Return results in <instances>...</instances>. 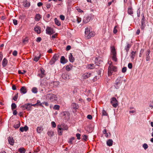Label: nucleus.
Here are the masks:
<instances>
[{"mask_svg":"<svg viewBox=\"0 0 153 153\" xmlns=\"http://www.w3.org/2000/svg\"><path fill=\"white\" fill-rule=\"evenodd\" d=\"M46 98L51 102L57 100L56 96L53 94H48L46 95Z\"/></svg>","mask_w":153,"mask_h":153,"instance_id":"obj_1","label":"nucleus"},{"mask_svg":"<svg viewBox=\"0 0 153 153\" xmlns=\"http://www.w3.org/2000/svg\"><path fill=\"white\" fill-rule=\"evenodd\" d=\"M117 71V67L112 65H111L108 67V76L112 74L113 71L115 72Z\"/></svg>","mask_w":153,"mask_h":153,"instance_id":"obj_2","label":"nucleus"},{"mask_svg":"<svg viewBox=\"0 0 153 153\" xmlns=\"http://www.w3.org/2000/svg\"><path fill=\"white\" fill-rule=\"evenodd\" d=\"M141 16L142 17V19L141 20V25L140 26V28L142 30H144L146 26L145 24L146 19L144 16L143 13L141 14Z\"/></svg>","mask_w":153,"mask_h":153,"instance_id":"obj_3","label":"nucleus"},{"mask_svg":"<svg viewBox=\"0 0 153 153\" xmlns=\"http://www.w3.org/2000/svg\"><path fill=\"white\" fill-rule=\"evenodd\" d=\"M59 56V54L56 53L55 54L50 61V64L51 65L53 64L55 62L58 60Z\"/></svg>","mask_w":153,"mask_h":153,"instance_id":"obj_4","label":"nucleus"},{"mask_svg":"<svg viewBox=\"0 0 153 153\" xmlns=\"http://www.w3.org/2000/svg\"><path fill=\"white\" fill-rule=\"evenodd\" d=\"M111 52L112 53V59L115 62L117 61V58L116 57L117 53L115 51V48L114 47H111Z\"/></svg>","mask_w":153,"mask_h":153,"instance_id":"obj_5","label":"nucleus"},{"mask_svg":"<svg viewBox=\"0 0 153 153\" xmlns=\"http://www.w3.org/2000/svg\"><path fill=\"white\" fill-rule=\"evenodd\" d=\"M118 101L115 97H113L111 99V103L114 108H116L118 105Z\"/></svg>","mask_w":153,"mask_h":153,"instance_id":"obj_6","label":"nucleus"},{"mask_svg":"<svg viewBox=\"0 0 153 153\" xmlns=\"http://www.w3.org/2000/svg\"><path fill=\"white\" fill-rule=\"evenodd\" d=\"M57 127L58 128V134L59 135H61L62 134V131L63 130H67V128H62L60 125H58Z\"/></svg>","mask_w":153,"mask_h":153,"instance_id":"obj_7","label":"nucleus"},{"mask_svg":"<svg viewBox=\"0 0 153 153\" xmlns=\"http://www.w3.org/2000/svg\"><path fill=\"white\" fill-rule=\"evenodd\" d=\"M46 33L47 34L51 35L54 33L52 28L49 27H47L46 29Z\"/></svg>","mask_w":153,"mask_h":153,"instance_id":"obj_8","label":"nucleus"},{"mask_svg":"<svg viewBox=\"0 0 153 153\" xmlns=\"http://www.w3.org/2000/svg\"><path fill=\"white\" fill-rule=\"evenodd\" d=\"M91 16H85L83 20V22L84 23H87L88 22L91 20Z\"/></svg>","mask_w":153,"mask_h":153,"instance_id":"obj_9","label":"nucleus"},{"mask_svg":"<svg viewBox=\"0 0 153 153\" xmlns=\"http://www.w3.org/2000/svg\"><path fill=\"white\" fill-rule=\"evenodd\" d=\"M45 70L43 68H41L40 73L39 74L38 76L41 78H42L45 76Z\"/></svg>","mask_w":153,"mask_h":153,"instance_id":"obj_10","label":"nucleus"},{"mask_svg":"<svg viewBox=\"0 0 153 153\" xmlns=\"http://www.w3.org/2000/svg\"><path fill=\"white\" fill-rule=\"evenodd\" d=\"M27 91V89L25 86L22 87L20 89V92L21 94H25Z\"/></svg>","mask_w":153,"mask_h":153,"instance_id":"obj_11","label":"nucleus"},{"mask_svg":"<svg viewBox=\"0 0 153 153\" xmlns=\"http://www.w3.org/2000/svg\"><path fill=\"white\" fill-rule=\"evenodd\" d=\"M91 75V73H86L82 75V77L84 79H86L90 77Z\"/></svg>","mask_w":153,"mask_h":153,"instance_id":"obj_12","label":"nucleus"},{"mask_svg":"<svg viewBox=\"0 0 153 153\" xmlns=\"http://www.w3.org/2000/svg\"><path fill=\"white\" fill-rule=\"evenodd\" d=\"M150 51L149 49H148L146 53V61H149L150 60L149 54L150 53Z\"/></svg>","mask_w":153,"mask_h":153,"instance_id":"obj_13","label":"nucleus"},{"mask_svg":"<svg viewBox=\"0 0 153 153\" xmlns=\"http://www.w3.org/2000/svg\"><path fill=\"white\" fill-rule=\"evenodd\" d=\"M30 103H27L25 104L24 105L22 106L21 107L22 108H23V107H25V108L26 109L30 110Z\"/></svg>","mask_w":153,"mask_h":153,"instance_id":"obj_14","label":"nucleus"},{"mask_svg":"<svg viewBox=\"0 0 153 153\" xmlns=\"http://www.w3.org/2000/svg\"><path fill=\"white\" fill-rule=\"evenodd\" d=\"M8 142L11 145H13L14 144V141L13 138L11 137H9L8 139Z\"/></svg>","mask_w":153,"mask_h":153,"instance_id":"obj_15","label":"nucleus"},{"mask_svg":"<svg viewBox=\"0 0 153 153\" xmlns=\"http://www.w3.org/2000/svg\"><path fill=\"white\" fill-rule=\"evenodd\" d=\"M28 129V127L26 126L24 127H22L20 128L19 130L22 132L24 131H27Z\"/></svg>","mask_w":153,"mask_h":153,"instance_id":"obj_16","label":"nucleus"},{"mask_svg":"<svg viewBox=\"0 0 153 153\" xmlns=\"http://www.w3.org/2000/svg\"><path fill=\"white\" fill-rule=\"evenodd\" d=\"M113 141L111 139H109L107 140L106 142V144L107 146H111L113 145Z\"/></svg>","mask_w":153,"mask_h":153,"instance_id":"obj_17","label":"nucleus"},{"mask_svg":"<svg viewBox=\"0 0 153 153\" xmlns=\"http://www.w3.org/2000/svg\"><path fill=\"white\" fill-rule=\"evenodd\" d=\"M40 29V27L39 26H37L35 27L34 30L38 33H40L41 32Z\"/></svg>","mask_w":153,"mask_h":153,"instance_id":"obj_18","label":"nucleus"},{"mask_svg":"<svg viewBox=\"0 0 153 153\" xmlns=\"http://www.w3.org/2000/svg\"><path fill=\"white\" fill-rule=\"evenodd\" d=\"M136 53V51H132L131 53L130 56L132 60H134Z\"/></svg>","mask_w":153,"mask_h":153,"instance_id":"obj_19","label":"nucleus"},{"mask_svg":"<svg viewBox=\"0 0 153 153\" xmlns=\"http://www.w3.org/2000/svg\"><path fill=\"white\" fill-rule=\"evenodd\" d=\"M67 60L66 59L64 56H62L61 58L60 62L62 64H65L67 62Z\"/></svg>","mask_w":153,"mask_h":153,"instance_id":"obj_20","label":"nucleus"},{"mask_svg":"<svg viewBox=\"0 0 153 153\" xmlns=\"http://www.w3.org/2000/svg\"><path fill=\"white\" fill-rule=\"evenodd\" d=\"M63 116L65 119H68L69 117V114L68 112H64Z\"/></svg>","mask_w":153,"mask_h":153,"instance_id":"obj_21","label":"nucleus"},{"mask_svg":"<svg viewBox=\"0 0 153 153\" xmlns=\"http://www.w3.org/2000/svg\"><path fill=\"white\" fill-rule=\"evenodd\" d=\"M8 63V61L6 58H4L2 62V65L3 67H5Z\"/></svg>","mask_w":153,"mask_h":153,"instance_id":"obj_22","label":"nucleus"},{"mask_svg":"<svg viewBox=\"0 0 153 153\" xmlns=\"http://www.w3.org/2000/svg\"><path fill=\"white\" fill-rule=\"evenodd\" d=\"M42 17L41 15L39 14H37L35 16V19L36 21H39Z\"/></svg>","mask_w":153,"mask_h":153,"instance_id":"obj_23","label":"nucleus"},{"mask_svg":"<svg viewBox=\"0 0 153 153\" xmlns=\"http://www.w3.org/2000/svg\"><path fill=\"white\" fill-rule=\"evenodd\" d=\"M87 68L90 69H93L95 68V66L94 64H90L87 65Z\"/></svg>","mask_w":153,"mask_h":153,"instance_id":"obj_24","label":"nucleus"},{"mask_svg":"<svg viewBox=\"0 0 153 153\" xmlns=\"http://www.w3.org/2000/svg\"><path fill=\"white\" fill-rule=\"evenodd\" d=\"M99 58H96L95 60V64H96V65H99V64H100L101 63V61L100 59H99Z\"/></svg>","mask_w":153,"mask_h":153,"instance_id":"obj_25","label":"nucleus"},{"mask_svg":"<svg viewBox=\"0 0 153 153\" xmlns=\"http://www.w3.org/2000/svg\"><path fill=\"white\" fill-rule=\"evenodd\" d=\"M18 150L20 153H25L26 151V149L24 148H20Z\"/></svg>","mask_w":153,"mask_h":153,"instance_id":"obj_26","label":"nucleus"},{"mask_svg":"<svg viewBox=\"0 0 153 153\" xmlns=\"http://www.w3.org/2000/svg\"><path fill=\"white\" fill-rule=\"evenodd\" d=\"M128 13L131 15L133 13V10L131 7H129L128 8Z\"/></svg>","mask_w":153,"mask_h":153,"instance_id":"obj_27","label":"nucleus"},{"mask_svg":"<svg viewBox=\"0 0 153 153\" xmlns=\"http://www.w3.org/2000/svg\"><path fill=\"white\" fill-rule=\"evenodd\" d=\"M94 33L93 32H90L88 35L87 36V37L89 39L91 37L93 36H94Z\"/></svg>","mask_w":153,"mask_h":153,"instance_id":"obj_28","label":"nucleus"},{"mask_svg":"<svg viewBox=\"0 0 153 153\" xmlns=\"http://www.w3.org/2000/svg\"><path fill=\"white\" fill-rule=\"evenodd\" d=\"M69 58L70 62H73L74 61V59L71 53L69 55Z\"/></svg>","mask_w":153,"mask_h":153,"instance_id":"obj_29","label":"nucleus"},{"mask_svg":"<svg viewBox=\"0 0 153 153\" xmlns=\"http://www.w3.org/2000/svg\"><path fill=\"white\" fill-rule=\"evenodd\" d=\"M41 54H40L38 56H35L34 58L33 59V60L36 62H38L41 58Z\"/></svg>","mask_w":153,"mask_h":153,"instance_id":"obj_30","label":"nucleus"},{"mask_svg":"<svg viewBox=\"0 0 153 153\" xmlns=\"http://www.w3.org/2000/svg\"><path fill=\"white\" fill-rule=\"evenodd\" d=\"M30 2L27 1H26L24 3V6L25 7H28L30 6Z\"/></svg>","mask_w":153,"mask_h":153,"instance_id":"obj_31","label":"nucleus"},{"mask_svg":"<svg viewBox=\"0 0 153 153\" xmlns=\"http://www.w3.org/2000/svg\"><path fill=\"white\" fill-rule=\"evenodd\" d=\"M20 126V123L19 121H17L16 124L14 125V127L15 128H19Z\"/></svg>","mask_w":153,"mask_h":153,"instance_id":"obj_32","label":"nucleus"},{"mask_svg":"<svg viewBox=\"0 0 153 153\" xmlns=\"http://www.w3.org/2000/svg\"><path fill=\"white\" fill-rule=\"evenodd\" d=\"M43 128L41 127H37L36 131L37 132L40 133L43 131Z\"/></svg>","mask_w":153,"mask_h":153,"instance_id":"obj_33","label":"nucleus"},{"mask_svg":"<svg viewBox=\"0 0 153 153\" xmlns=\"http://www.w3.org/2000/svg\"><path fill=\"white\" fill-rule=\"evenodd\" d=\"M73 67V66L71 65H70L66 66V68L67 71H69L71 70Z\"/></svg>","mask_w":153,"mask_h":153,"instance_id":"obj_34","label":"nucleus"},{"mask_svg":"<svg viewBox=\"0 0 153 153\" xmlns=\"http://www.w3.org/2000/svg\"><path fill=\"white\" fill-rule=\"evenodd\" d=\"M131 47V45L129 44H128L127 46H126L125 48V50H126V52H127L129 51V48H130Z\"/></svg>","mask_w":153,"mask_h":153,"instance_id":"obj_35","label":"nucleus"},{"mask_svg":"<svg viewBox=\"0 0 153 153\" xmlns=\"http://www.w3.org/2000/svg\"><path fill=\"white\" fill-rule=\"evenodd\" d=\"M54 20L55 23L56 25L58 26H59L61 25V23L57 19V18H55Z\"/></svg>","mask_w":153,"mask_h":153,"instance_id":"obj_36","label":"nucleus"},{"mask_svg":"<svg viewBox=\"0 0 153 153\" xmlns=\"http://www.w3.org/2000/svg\"><path fill=\"white\" fill-rule=\"evenodd\" d=\"M75 137H74L70 138L69 139V141H68V143H70L71 144H73V143L72 142V141L75 140Z\"/></svg>","mask_w":153,"mask_h":153,"instance_id":"obj_37","label":"nucleus"},{"mask_svg":"<svg viewBox=\"0 0 153 153\" xmlns=\"http://www.w3.org/2000/svg\"><path fill=\"white\" fill-rule=\"evenodd\" d=\"M32 91L33 93L36 94V93L38 91H37V89L36 87H33L32 88Z\"/></svg>","mask_w":153,"mask_h":153,"instance_id":"obj_38","label":"nucleus"},{"mask_svg":"<svg viewBox=\"0 0 153 153\" xmlns=\"http://www.w3.org/2000/svg\"><path fill=\"white\" fill-rule=\"evenodd\" d=\"M90 32V30H89L88 28V27H86L85 29V34L87 36L88 35V34Z\"/></svg>","mask_w":153,"mask_h":153,"instance_id":"obj_39","label":"nucleus"},{"mask_svg":"<svg viewBox=\"0 0 153 153\" xmlns=\"http://www.w3.org/2000/svg\"><path fill=\"white\" fill-rule=\"evenodd\" d=\"M120 78H117L116 81V84L117 85H119V84H120V78Z\"/></svg>","mask_w":153,"mask_h":153,"instance_id":"obj_40","label":"nucleus"},{"mask_svg":"<svg viewBox=\"0 0 153 153\" xmlns=\"http://www.w3.org/2000/svg\"><path fill=\"white\" fill-rule=\"evenodd\" d=\"M16 105L15 103H12L11 104V109L12 110H13L14 109L16 108Z\"/></svg>","mask_w":153,"mask_h":153,"instance_id":"obj_41","label":"nucleus"},{"mask_svg":"<svg viewBox=\"0 0 153 153\" xmlns=\"http://www.w3.org/2000/svg\"><path fill=\"white\" fill-rule=\"evenodd\" d=\"M60 106L58 105H55L53 107V108L54 110H59V109Z\"/></svg>","mask_w":153,"mask_h":153,"instance_id":"obj_42","label":"nucleus"},{"mask_svg":"<svg viewBox=\"0 0 153 153\" xmlns=\"http://www.w3.org/2000/svg\"><path fill=\"white\" fill-rule=\"evenodd\" d=\"M82 139L83 140H84L85 141H86L88 139V136L86 135H84L82 136Z\"/></svg>","mask_w":153,"mask_h":153,"instance_id":"obj_43","label":"nucleus"},{"mask_svg":"<svg viewBox=\"0 0 153 153\" xmlns=\"http://www.w3.org/2000/svg\"><path fill=\"white\" fill-rule=\"evenodd\" d=\"M48 134L50 136H52L53 135V132L52 131H48Z\"/></svg>","mask_w":153,"mask_h":153,"instance_id":"obj_44","label":"nucleus"},{"mask_svg":"<svg viewBox=\"0 0 153 153\" xmlns=\"http://www.w3.org/2000/svg\"><path fill=\"white\" fill-rule=\"evenodd\" d=\"M144 148L145 150H146L148 147V145L146 143L143 144L142 146Z\"/></svg>","mask_w":153,"mask_h":153,"instance_id":"obj_45","label":"nucleus"},{"mask_svg":"<svg viewBox=\"0 0 153 153\" xmlns=\"http://www.w3.org/2000/svg\"><path fill=\"white\" fill-rule=\"evenodd\" d=\"M102 115L103 116H108V114L105 110L103 109L102 111Z\"/></svg>","mask_w":153,"mask_h":153,"instance_id":"obj_46","label":"nucleus"},{"mask_svg":"<svg viewBox=\"0 0 153 153\" xmlns=\"http://www.w3.org/2000/svg\"><path fill=\"white\" fill-rule=\"evenodd\" d=\"M73 107L74 109L77 108V105L75 103H73L72 104Z\"/></svg>","mask_w":153,"mask_h":153,"instance_id":"obj_47","label":"nucleus"},{"mask_svg":"<svg viewBox=\"0 0 153 153\" xmlns=\"http://www.w3.org/2000/svg\"><path fill=\"white\" fill-rule=\"evenodd\" d=\"M18 97V93H17V94H16L15 95L14 97L13 98V99L14 101H16L17 99V98Z\"/></svg>","mask_w":153,"mask_h":153,"instance_id":"obj_48","label":"nucleus"},{"mask_svg":"<svg viewBox=\"0 0 153 153\" xmlns=\"http://www.w3.org/2000/svg\"><path fill=\"white\" fill-rule=\"evenodd\" d=\"M76 136L78 140H80L81 139L80 136L81 134L79 133H77L76 134Z\"/></svg>","mask_w":153,"mask_h":153,"instance_id":"obj_49","label":"nucleus"},{"mask_svg":"<svg viewBox=\"0 0 153 153\" xmlns=\"http://www.w3.org/2000/svg\"><path fill=\"white\" fill-rule=\"evenodd\" d=\"M137 16L139 17L140 16V9H138L137 11Z\"/></svg>","mask_w":153,"mask_h":153,"instance_id":"obj_50","label":"nucleus"},{"mask_svg":"<svg viewBox=\"0 0 153 153\" xmlns=\"http://www.w3.org/2000/svg\"><path fill=\"white\" fill-rule=\"evenodd\" d=\"M26 71L25 70H23V72H21L20 70H19L18 71V73L19 74H24L25 73H26Z\"/></svg>","mask_w":153,"mask_h":153,"instance_id":"obj_51","label":"nucleus"},{"mask_svg":"<svg viewBox=\"0 0 153 153\" xmlns=\"http://www.w3.org/2000/svg\"><path fill=\"white\" fill-rule=\"evenodd\" d=\"M102 70L101 69H100V70H98L97 71V74L98 75H100L101 73V72L102 71Z\"/></svg>","mask_w":153,"mask_h":153,"instance_id":"obj_52","label":"nucleus"},{"mask_svg":"<svg viewBox=\"0 0 153 153\" xmlns=\"http://www.w3.org/2000/svg\"><path fill=\"white\" fill-rule=\"evenodd\" d=\"M127 70V68L126 67H124L122 69V72L123 73H125L126 72Z\"/></svg>","mask_w":153,"mask_h":153,"instance_id":"obj_53","label":"nucleus"},{"mask_svg":"<svg viewBox=\"0 0 153 153\" xmlns=\"http://www.w3.org/2000/svg\"><path fill=\"white\" fill-rule=\"evenodd\" d=\"M51 125H52V127L53 128L56 127V123L54 121H52L51 122Z\"/></svg>","mask_w":153,"mask_h":153,"instance_id":"obj_54","label":"nucleus"},{"mask_svg":"<svg viewBox=\"0 0 153 153\" xmlns=\"http://www.w3.org/2000/svg\"><path fill=\"white\" fill-rule=\"evenodd\" d=\"M17 54V51L15 50L13 51V55L14 56H16Z\"/></svg>","mask_w":153,"mask_h":153,"instance_id":"obj_55","label":"nucleus"},{"mask_svg":"<svg viewBox=\"0 0 153 153\" xmlns=\"http://www.w3.org/2000/svg\"><path fill=\"white\" fill-rule=\"evenodd\" d=\"M128 67L129 69H131L132 68V65L131 63H129L128 64Z\"/></svg>","mask_w":153,"mask_h":153,"instance_id":"obj_56","label":"nucleus"},{"mask_svg":"<svg viewBox=\"0 0 153 153\" xmlns=\"http://www.w3.org/2000/svg\"><path fill=\"white\" fill-rule=\"evenodd\" d=\"M60 18L61 20H64L65 19V17L64 16H63V15H61L60 16Z\"/></svg>","mask_w":153,"mask_h":153,"instance_id":"obj_57","label":"nucleus"},{"mask_svg":"<svg viewBox=\"0 0 153 153\" xmlns=\"http://www.w3.org/2000/svg\"><path fill=\"white\" fill-rule=\"evenodd\" d=\"M77 22L78 23H80L81 21V19L80 18L77 17Z\"/></svg>","mask_w":153,"mask_h":153,"instance_id":"obj_58","label":"nucleus"},{"mask_svg":"<svg viewBox=\"0 0 153 153\" xmlns=\"http://www.w3.org/2000/svg\"><path fill=\"white\" fill-rule=\"evenodd\" d=\"M36 105H39L40 106H42V103L40 102V101L39 100H38L37 101V103H36Z\"/></svg>","mask_w":153,"mask_h":153,"instance_id":"obj_59","label":"nucleus"},{"mask_svg":"<svg viewBox=\"0 0 153 153\" xmlns=\"http://www.w3.org/2000/svg\"><path fill=\"white\" fill-rule=\"evenodd\" d=\"M42 40V39L40 37L37 38L36 41L38 42H40Z\"/></svg>","mask_w":153,"mask_h":153,"instance_id":"obj_60","label":"nucleus"},{"mask_svg":"<svg viewBox=\"0 0 153 153\" xmlns=\"http://www.w3.org/2000/svg\"><path fill=\"white\" fill-rule=\"evenodd\" d=\"M13 24L15 25H16L17 24V21L16 20L14 19L13 20Z\"/></svg>","mask_w":153,"mask_h":153,"instance_id":"obj_61","label":"nucleus"},{"mask_svg":"<svg viewBox=\"0 0 153 153\" xmlns=\"http://www.w3.org/2000/svg\"><path fill=\"white\" fill-rule=\"evenodd\" d=\"M87 117L88 119H89L90 120H91V119H92V116L90 114L88 115V116H87Z\"/></svg>","mask_w":153,"mask_h":153,"instance_id":"obj_62","label":"nucleus"},{"mask_svg":"<svg viewBox=\"0 0 153 153\" xmlns=\"http://www.w3.org/2000/svg\"><path fill=\"white\" fill-rule=\"evenodd\" d=\"M13 114L14 115H16L17 113V111L16 110H13Z\"/></svg>","mask_w":153,"mask_h":153,"instance_id":"obj_63","label":"nucleus"},{"mask_svg":"<svg viewBox=\"0 0 153 153\" xmlns=\"http://www.w3.org/2000/svg\"><path fill=\"white\" fill-rule=\"evenodd\" d=\"M71 46L70 45H68L67 46L66 48V50L67 51H69L70 50L71 48Z\"/></svg>","mask_w":153,"mask_h":153,"instance_id":"obj_64","label":"nucleus"}]
</instances>
